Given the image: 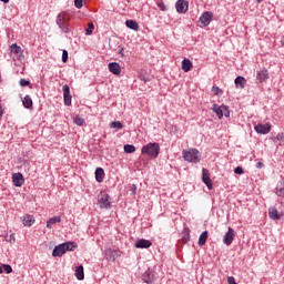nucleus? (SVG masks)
Returning a JSON list of instances; mask_svg holds the SVG:
<instances>
[{"instance_id": "nucleus-10", "label": "nucleus", "mask_w": 284, "mask_h": 284, "mask_svg": "<svg viewBox=\"0 0 284 284\" xmlns=\"http://www.w3.org/2000/svg\"><path fill=\"white\" fill-rule=\"evenodd\" d=\"M233 241H234V229L229 227V231L224 235L223 243L224 245H232Z\"/></svg>"}, {"instance_id": "nucleus-32", "label": "nucleus", "mask_w": 284, "mask_h": 284, "mask_svg": "<svg viewBox=\"0 0 284 284\" xmlns=\"http://www.w3.org/2000/svg\"><path fill=\"white\" fill-rule=\"evenodd\" d=\"M275 194L277 196H284V185H280L276 187Z\"/></svg>"}, {"instance_id": "nucleus-36", "label": "nucleus", "mask_w": 284, "mask_h": 284, "mask_svg": "<svg viewBox=\"0 0 284 284\" xmlns=\"http://www.w3.org/2000/svg\"><path fill=\"white\" fill-rule=\"evenodd\" d=\"M6 274H12V266H10L9 264H4L2 265Z\"/></svg>"}, {"instance_id": "nucleus-2", "label": "nucleus", "mask_w": 284, "mask_h": 284, "mask_svg": "<svg viewBox=\"0 0 284 284\" xmlns=\"http://www.w3.org/2000/svg\"><path fill=\"white\" fill-rule=\"evenodd\" d=\"M182 154L184 161L189 163H199V161H201V152L196 149L183 150Z\"/></svg>"}, {"instance_id": "nucleus-3", "label": "nucleus", "mask_w": 284, "mask_h": 284, "mask_svg": "<svg viewBox=\"0 0 284 284\" xmlns=\"http://www.w3.org/2000/svg\"><path fill=\"white\" fill-rule=\"evenodd\" d=\"M161 148L159 146V143H149L144 145L141 150L142 154H146L148 156H152L153 159H156L159 156Z\"/></svg>"}, {"instance_id": "nucleus-45", "label": "nucleus", "mask_w": 284, "mask_h": 284, "mask_svg": "<svg viewBox=\"0 0 284 284\" xmlns=\"http://www.w3.org/2000/svg\"><path fill=\"white\" fill-rule=\"evenodd\" d=\"M9 242H10V243H14V236H13V235L10 236Z\"/></svg>"}, {"instance_id": "nucleus-14", "label": "nucleus", "mask_w": 284, "mask_h": 284, "mask_svg": "<svg viewBox=\"0 0 284 284\" xmlns=\"http://www.w3.org/2000/svg\"><path fill=\"white\" fill-rule=\"evenodd\" d=\"M200 22L202 23V26H207L209 23H212V12L205 11L200 17Z\"/></svg>"}, {"instance_id": "nucleus-35", "label": "nucleus", "mask_w": 284, "mask_h": 284, "mask_svg": "<svg viewBox=\"0 0 284 284\" xmlns=\"http://www.w3.org/2000/svg\"><path fill=\"white\" fill-rule=\"evenodd\" d=\"M64 97V105H72V95H63Z\"/></svg>"}, {"instance_id": "nucleus-23", "label": "nucleus", "mask_w": 284, "mask_h": 284, "mask_svg": "<svg viewBox=\"0 0 284 284\" xmlns=\"http://www.w3.org/2000/svg\"><path fill=\"white\" fill-rule=\"evenodd\" d=\"M57 223H61V216H53L47 221V227L52 230V225H57Z\"/></svg>"}, {"instance_id": "nucleus-24", "label": "nucleus", "mask_w": 284, "mask_h": 284, "mask_svg": "<svg viewBox=\"0 0 284 284\" xmlns=\"http://www.w3.org/2000/svg\"><path fill=\"white\" fill-rule=\"evenodd\" d=\"M75 277L78 278V281H83L85 278L83 265H80L75 268Z\"/></svg>"}, {"instance_id": "nucleus-28", "label": "nucleus", "mask_w": 284, "mask_h": 284, "mask_svg": "<svg viewBox=\"0 0 284 284\" xmlns=\"http://www.w3.org/2000/svg\"><path fill=\"white\" fill-rule=\"evenodd\" d=\"M64 247V252H72V250L77 248V245H74L72 242H65L62 244Z\"/></svg>"}, {"instance_id": "nucleus-39", "label": "nucleus", "mask_w": 284, "mask_h": 284, "mask_svg": "<svg viewBox=\"0 0 284 284\" xmlns=\"http://www.w3.org/2000/svg\"><path fill=\"white\" fill-rule=\"evenodd\" d=\"M212 92H214V94H216L219 97V94L223 93V90H221V88H219V87H213Z\"/></svg>"}, {"instance_id": "nucleus-26", "label": "nucleus", "mask_w": 284, "mask_h": 284, "mask_svg": "<svg viewBox=\"0 0 284 284\" xmlns=\"http://www.w3.org/2000/svg\"><path fill=\"white\" fill-rule=\"evenodd\" d=\"M205 243H207V231H204L199 237L200 247H203V245H205Z\"/></svg>"}, {"instance_id": "nucleus-37", "label": "nucleus", "mask_w": 284, "mask_h": 284, "mask_svg": "<svg viewBox=\"0 0 284 284\" xmlns=\"http://www.w3.org/2000/svg\"><path fill=\"white\" fill-rule=\"evenodd\" d=\"M158 7L160 8V10H162V12H165V10H168V7L163 1H159Z\"/></svg>"}, {"instance_id": "nucleus-33", "label": "nucleus", "mask_w": 284, "mask_h": 284, "mask_svg": "<svg viewBox=\"0 0 284 284\" xmlns=\"http://www.w3.org/2000/svg\"><path fill=\"white\" fill-rule=\"evenodd\" d=\"M74 123H75V125H83V123H85V120L81 116H75Z\"/></svg>"}, {"instance_id": "nucleus-20", "label": "nucleus", "mask_w": 284, "mask_h": 284, "mask_svg": "<svg viewBox=\"0 0 284 284\" xmlns=\"http://www.w3.org/2000/svg\"><path fill=\"white\" fill-rule=\"evenodd\" d=\"M105 255H106V258H109V261H116L119 256V252L112 248H109L105 251Z\"/></svg>"}, {"instance_id": "nucleus-29", "label": "nucleus", "mask_w": 284, "mask_h": 284, "mask_svg": "<svg viewBox=\"0 0 284 284\" xmlns=\"http://www.w3.org/2000/svg\"><path fill=\"white\" fill-rule=\"evenodd\" d=\"M124 152L126 154H132V153L136 152V148L132 144H125L124 145Z\"/></svg>"}, {"instance_id": "nucleus-34", "label": "nucleus", "mask_w": 284, "mask_h": 284, "mask_svg": "<svg viewBox=\"0 0 284 284\" xmlns=\"http://www.w3.org/2000/svg\"><path fill=\"white\" fill-rule=\"evenodd\" d=\"M88 26H89V27H88V29L85 30V32H87V36L90 37V34H92V31L94 30V23L90 22Z\"/></svg>"}, {"instance_id": "nucleus-22", "label": "nucleus", "mask_w": 284, "mask_h": 284, "mask_svg": "<svg viewBox=\"0 0 284 284\" xmlns=\"http://www.w3.org/2000/svg\"><path fill=\"white\" fill-rule=\"evenodd\" d=\"M103 176H105V172L103 171V169H95V181H98V183H103Z\"/></svg>"}, {"instance_id": "nucleus-43", "label": "nucleus", "mask_w": 284, "mask_h": 284, "mask_svg": "<svg viewBox=\"0 0 284 284\" xmlns=\"http://www.w3.org/2000/svg\"><path fill=\"white\" fill-rule=\"evenodd\" d=\"M274 139H276L277 141H282V139H283V133H278Z\"/></svg>"}, {"instance_id": "nucleus-8", "label": "nucleus", "mask_w": 284, "mask_h": 284, "mask_svg": "<svg viewBox=\"0 0 284 284\" xmlns=\"http://www.w3.org/2000/svg\"><path fill=\"white\" fill-rule=\"evenodd\" d=\"M175 8L180 14H185V12H187V8H190V4L185 0H178Z\"/></svg>"}, {"instance_id": "nucleus-15", "label": "nucleus", "mask_w": 284, "mask_h": 284, "mask_svg": "<svg viewBox=\"0 0 284 284\" xmlns=\"http://www.w3.org/2000/svg\"><path fill=\"white\" fill-rule=\"evenodd\" d=\"M109 71L112 72V74H115V75L121 74V64H119L118 62L109 63Z\"/></svg>"}, {"instance_id": "nucleus-41", "label": "nucleus", "mask_w": 284, "mask_h": 284, "mask_svg": "<svg viewBox=\"0 0 284 284\" xmlns=\"http://www.w3.org/2000/svg\"><path fill=\"white\" fill-rule=\"evenodd\" d=\"M20 85H21L22 88H26V85H30V81H28V80H26V79H21V80H20Z\"/></svg>"}, {"instance_id": "nucleus-46", "label": "nucleus", "mask_w": 284, "mask_h": 284, "mask_svg": "<svg viewBox=\"0 0 284 284\" xmlns=\"http://www.w3.org/2000/svg\"><path fill=\"white\" fill-rule=\"evenodd\" d=\"M141 81H144V83H148V81H150V79L141 78Z\"/></svg>"}, {"instance_id": "nucleus-9", "label": "nucleus", "mask_w": 284, "mask_h": 284, "mask_svg": "<svg viewBox=\"0 0 284 284\" xmlns=\"http://www.w3.org/2000/svg\"><path fill=\"white\" fill-rule=\"evenodd\" d=\"M202 181L209 190H212V179H210V171L207 169L202 170Z\"/></svg>"}, {"instance_id": "nucleus-38", "label": "nucleus", "mask_w": 284, "mask_h": 284, "mask_svg": "<svg viewBox=\"0 0 284 284\" xmlns=\"http://www.w3.org/2000/svg\"><path fill=\"white\" fill-rule=\"evenodd\" d=\"M83 1H85V0H74L75 8H78V9L83 8Z\"/></svg>"}, {"instance_id": "nucleus-11", "label": "nucleus", "mask_w": 284, "mask_h": 284, "mask_svg": "<svg viewBox=\"0 0 284 284\" xmlns=\"http://www.w3.org/2000/svg\"><path fill=\"white\" fill-rule=\"evenodd\" d=\"M21 221L24 227H32V225H34V222H36L34 215H30V214L23 215L21 217Z\"/></svg>"}, {"instance_id": "nucleus-21", "label": "nucleus", "mask_w": 284, "mask_h": 284, "mask_svg": "<svg viewBox=\"0 0 284 284\" xmlns=\"http://www.w3.org/2000/svg\"><path fill=\"white\" fill-rule=\"evenodd\" d=\"M11 52L12 54H17L18 59H21L23 57V49L17 44L11 45Z\"/></svg>"}, {"instance_id": "nucleus-18", "label": "nucleus", "mask_w": 284, "mask_h": 284, "mask_svg": "<svg viewBox=\"0 0 284 284\" xmlns=\"http://www.w3.org/2000/svg\"><path fill=\"white\" fill-rule=\"evenodd\" d=\"M234 83L236 85V88H241V90H243V88H245V85H247V80L244 77H237L234 80Z\"/></svg>"}, {"instance_id": "nucleus-40", "label": "nucleus", "mask_w": 284, "mask_h": 284, "mask_svg": "<svg viewBox=\"0 0 284 284\" xmlns=\"http://www.w3.org/2000/svg\"><path fill=\"white\" fill-rule=\"evenodd\" d=\"M62 62L68 63V51L63 50L62 52Z\"/></svg>"}, {"instance_id": "nucleus-27", "label": "nucleus", "mask_w": 284, "mask_h": 284, "mask_svg": "<svg viewBox=\"0 0 284 284\" xmlns=\"http://www.w3.org/2000/svg\"><path fill=\"white\" fill-rule=\"evenodd\" d=\"M22 103H23V106L27 108V109L32 108V98H30V95H26L22 99Z\"/></svg>"}, {"instance_id": "nucleus-25", "label": "nucleus", "mask_w": 284, "mask_h": 284, "mask_svg": "<svg viewBox=\"0 0 284 284\" xmlns=\"http://www.w3.org/2000/svg\"><path fill=\"white\" fill-rule=\"evenodd\" d=\"M125 26L126 28H130V30H134L135 32L139 31V23L134 20H126Z\"/></svg>"}, {"instance_id": "nucleus-31", "label": "nucleus", "mask_w": 284, "mask_h": 284, "mask_svg": "<svg viewBox=\"0 0 284 284\" xmlns=\"http://www.w3.org/2000/svg\"><path fill=\"white\" fill-rule=\"evenodd\" d=\"M62 91H63V97H72V95L70 94V87H69L68 84H64V85L62 87Z\"/></svg>"}, {"instance_id": "nucleus-49", "label": "nucleus", "mask_w": 284, "mask_h": 284, "mask_svg": "<svg viewBox=\"0 0 284 284\" xmlns=\"http://www.w3.org/2000/svg\"><path fill=\"white\" fill-rule=\"evenodd\" d=\"M120 54H122V57H123V49H121Z\"/></svg>"}, {"instance_id": "nucleus-30", "label": "nucleus", "mask_w": 284, "mask_h": 284, "mask_svg": "<svg viewBox=\"0 0 284 284\" xmlns=\"http://www.w3.org/2000/svg\"><path fill=\"white\" fill-rule=\"evenodd\" d=\"M110 128L114 130H123V124L120 121H114L110 123Z\"/></svg>"}, {"instance_id": "nucleus-6", "label": "nucleus", "mask_w": 284, "mask_h": 284, "mask_svg": "<svg viewBox=\"0 0 284 284\" xmlns=\"http://www.w3.org/2000/svg\"><path fill=\"white\" fill-rule=\"evenodd\" d=\"M254 130L257 134H270V132H272V124L270 122L265 124H256Z\"/></svg>"}, {"instance_id": "nucleus-1", "label": "nucleus", "mask_w": 284, "mask_h": 284, "mask_svg": "<svg viewBox=\"0 0 284 284\" xmlns=\"http://www.w3.org/2000/svg\"><path fill=\"white\" fill-rule=\"evenodd\" d=\"M57 23L59 26V28L62 30V32H64L65 34H68V32H70V14L65 11L61 12L58 14L57 17Z\"/></svg>"}, {"instance_id": "nucleus-44", "label": "nucleus", "mask_w": 284, "mask_h": 284, "mask_svg": "<svg viewBox=\"0 0 284 284\" xmlns=\"http://www.w3.org/2000/svg\"><path fill=\"white\" fill-rule=\"evenodd\" d=\"M256 168H257L258 170H261V168H265V164H263L262 162H257V163H256Z\"/></svg>"}, {"instance_id": "nucleus-16", "label": "nucleus", "mask_w": 284, "mask_h": 284, "mask_svg": "<svg viewBox=\"0 0 284 284\" xmlns=\"http://www.w3.org/2000/svg\"><path fill=\"white\" fill-rule=\"evenodd\" d=\"M192 68H194V65L192 64V61L187 58H184V60L182 61L183 72H190Z\"/></svg>"}, {"instance_id": "nucleus-5", "label": "nucleus", "mask_w": 284, "mask_h": 284, "mask_svg": "<svg viewBox=\"0 0 284 284\" xmlns=\"http://www.w3.org/2000/svg\"><path fill=\"white\" fill-rule=\"evenodd\" d=\"M98 203L101 209L108 210V209L112 207V202H110V195H108V193H105V192H101L99 194Z\"/></svg>"}, {"instance_id": "nucleus-47", "label": "nucleus", "mask_w": 284, "mask_h": 284, "mask_svg": "<svg viewBox=\"0 0 284 284\" xmlns=\"http://www.w3.org/2000/svg\"><path fill=\"white\" fill-rule=\"evenodd\" d=\"M3 116V109L0 108V119Z\"/></svg>"}, {"instance_id": "nucleus-12", "label": "nucleus", "mask_w": 284, "mask_h": 284, "mask_svg": "<svg viewBox=\"0 0 284 284\" xmlns=\"http://www.w3.org/2000/svg\"><path fill=\"white\" fill-rule=\"evenodd\" d=\"M12 181H13V185H16V187H21V185H23L26 180L23 179V174L14 173V174H12Z\"/></svg>"}, {"instance_id": "nucleus-42", "label": "nucleus", "mask_w": 284, "mask_h": 284, "mask_svg": "<svg viewBox=\"0 0 284 284\" xmlns=\"http://www.w3.org/2000/svg\"><path fill=\"white\" fill-rule=\"evenodd\" d=\"M234 173L235 174H243V168H241V166L235 168Z\"/></svg>"}, {"instance_id": "nucleus-7", "label": "nucleus", "mask_w": 284, "mask_h": 284, "mask_svg": "<svg viewBox=\"0 0 284 284\" xmlns=\"http://www.w3.org/2000/svg\"><path fill=\"white\" fill-rule=\"evenodd\" d=\"M268 216L272 221H281L283 212H278V210L275 206H271L268 209Z\"/></svg>"}, {"instance_id": "nucleus-17", "label": "nucleus", "mask_w": 284, "mask_h": 284, "mask_svg": "<svg viewBox=\"0 0 284 284\" xmlns=\"http://www.w3.org/2000/svg\"><path fill=\"white\" fill-rule=\"evenodd\" d=\"M256 79L257 81H260V83H263V81H267V79H270V73L267 72V69L260 71Z\"/></svg>"}, {"instance_id": "nucleus-4", "label": "nucleus", "mask_w": 284, "mask_h": 284, "mask_svg": "<svg viewBox=\"0 0 284 284\" xmlns=\"http://www.w3.org/2000/svg\"><path fill=\"white\" fill-rule=\"evenodd\" d=\"M212 110L219 119H223V116L230 118V108L227 105L213 104Z\"/></svg>"}, {"instance_id": "nucleus-13", "label": "nucleus", "mask_w": 284, "mask_h": 284, "mask_svg": "<svg viewBox=\"0 0 284 284\" xmlns=\"http://www.w3.org/2000/svg\"><path fill=\"white\" fill-rule=\"evenodd\" d=\"M134 247H136L138 250H148V247H152V242H150L149 240L142 239L139 240Z\"/></svg>"}, {"instance_id": "nucleus-48", "label": "nucleus", "mask_w": 284, "mask_h": 284, "mask_svg": "<svg viewBox=\"0 0 284 284\" xmlns=\"http://www.w3.org/2000/svg\"><path fill=\"white\" fill-rule=\"evenodd\" d=\"M0 274H3V266H0Z\"/></svg>"}, {"instance_id": "nucleus-19", "label": "nucleus", "mask_w": 284, "mask_h": 284, "mask_svg": "<svg viewBox=\"0 0 284 284\" xmlns=\"http://www.w3.org/2000/svg\"><path fill=\"white\" fill-rule=\"evenodd\" d=\"M63 254H65L63 244H60L53 248L52 256H63Z\"/></svg>"}]
</instances>
